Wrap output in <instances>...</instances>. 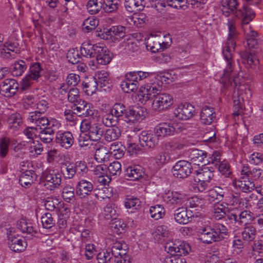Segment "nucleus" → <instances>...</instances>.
Here are the masks:
<instances>
[{"mask_svg":"<svg viewBox=\"0 0 263 263\" xmlns=\"http://www.w3.org/2000/svg\"><path fill=\"white\" fill-rule=\"evenodd\" d=\"M224 192L220 186H215L209 191L208 196L213 201L218 202L221 201L224 197Z\"/></svg>","mask_w":263,"mask_h":263,"instance_id":"nucleus-41","label":"nucleus"},{"mask_svg":"<svg viewBox=\"0 0 263 263\" xmlns=\"http://www.w3.org/2000/svg\"><path fill=\"white\" fill-rule=\"evenodd\" d=\"M66 58L68 62L72 64H78L83 60L82 57L79 54L78 50L73 48L68 51Z\"/></svg>","mask_w":263,"mask_h":263,"instance_id":"nucleus-47","label":"nucleus"},{"mask_svg":"<svg viewBox=\"0 0 263 263\" xmlns=\"http://www.w3.org/2000/svg\"><path fill=\"white\" fill-rule=\"evenodd\" d=\"M208 154L206 152L198 149H193L190 154V157L192 163L194 164L199 165L202 164V165L206 164V157Z\"/></svg>","mask_w":263,"mask_h":263,"instance_id":"nucleus-22","label":"nucleus"},{"mask_svg":"<svg viewBox=\"0 0 263 263\" xmlns=\"http://www.w3.org/2000/svg\"><path fill=\"white\" fill-rule=\"evenodd\" d=\"M72 108L77 111V116L79 117L93 118L94 117L98 116V111L95 109L92 104L83 100L73 104Z\"/></svg>","mask_w":263,"mask_h":263,"instance_id":"nucleus-6","label":"nucleus"},{"mask_svg":"<svg viewBox=\"0 0 263 263\" xmlns=\"http://www.w3.org/2000/svg\"><path fill=\"white\" fill-rule=\"evenodd\" d=\"M145 46L147 50H149L153 53L158 52L160 49H162L161 43L156 41L155 37L154 36L148 38L145 43Z\"/></svg>","mask_w":263,"mask_h":263,"instance_id":"nucleus-44","label":"nucleus"},{"mask_svg":"<svg viewBox=\"0 0 263 263\" xmlns=\"http://www.w3.org/2000/svg\"><path fill=\"white\" fill-rule=\"evenodd\" d=\"M138 86V82H128V81H123L121 84L122 90L126 93H130L136 91Z\"/></svg>","mask_w":263,"mask_h":263,"instance_id":"nucleus-56","label":"nucleus"},{"mask_svg":"<svg viewBox=\"0 0 263 263\" xmlns=\"http://www.w3.org/2000/svg\"><path fill=\"white\" fill-rule=\"evenodd\" d=\"M145 0H125L124 7L129 12L134 13L142 11L145 7Z\"/></svg>","mask_w":263,"mask_h":263,"instance_id":"nucleus-23","label":"nucleus"},{"mask_svg":"<svg viewBox=\"0 0 263 263\" xmlns=\"http://www.w3.org/2000/svg\"><path fill=\"white\" fill-rule=\"evenodd\" d=\"M198 216V213H193L192 211L188 210L183 206L177 208L174 213L176 222L181 224H187Z\"/></svg>","mask_w":263,"mask_h":263,"instance_id":"nucleus-8","label":"nucleus"},{"mask_svg":"<svg viewBox=\"0 0 263 263\" xmlns=\"http://www.w3.org/2000/svg\"><path fill=\"white\" fill-rule=\"evenodd\" d=\"M170 159V153L166 151H163L158 153L155 157V162L159 166L166 164Z\"/></svg>","mask_w":263,"mask_h":263,"instance_id":"nucleus-49","label":"nucleus"},{"mask_svg":"<svg viewBox=\"0 0 263 263\" xmlns=\"http://www.w3.org/2000/svg\"><path fill=\"white\" fill-rule=\"evenodd\" d=\"M98 24L99 21L97 20L94 18L86 20L83 23L82 29L85 32H89L94 30Z\"/></svg>","mask_w":263,"mask_h":263,"instance_id":"nucleus-59","label":"nucleus"},{"mask_svg":"<svg viewBox=\"0 0 263 263\" xmlns=\"http://www.w3.org/2000/svg\"><path fill=\"white\" fill-rule=\"evenodd\" d=\"M92 138L86 133H81L78 139L79 145L85 149L89 148L92 145Z\"/></svg>","mask_w":263,"mask_h":263,"instance_id":"nucleus-52","label":"nucleus"},{"mask_svg":"<svg viewBox=\"0 0 263 263\" xmlns=\"http://www.w3.org/2000/svg\"><path fill=\"white\" fill-rule=\"evenodd\" d=\"M162 89V86L158 83L154 82L152 83H147L145 85L144 90L146 93H144L142 95V101L146 102L149 100H154L155 98V94L159 93L160 90Z\"/></svg>","mask_w":263,"mask_h":263,"instance_id":"nucleus-17","label":"nucleus"},{"mask_svg":"<svg viewBox=\"0 0 263 263\" xmlns=\"http://www.w3.org/2000/svg\"><path fill=\"white\" fill-rule=\"evenodd\" d=\"M194 111L195 109L193 105L190 103H185L179 104L174 114L178 119L186 120L193 117Z\"/></svg>","mask_w":263,"mask_h":263,"instance_id":"nucleus-15","label":"nucleus"},{"mask_svg":"<svg viewBox=\"0 0 263 263\" xmlns=\"http://www.w3.org/2000/svg\"><path fill=\"white\" fill-rule=\"evenodd\" d=\"M103 0H89L86 7L88 12L91 14L98 13L102 8L103 9Z\"/></svg>","mask_w":263,"mask_h":263,"instance_id":"nucleus-38","label":"nucleus"},{"mask_svg":"<svg viewBox=\"0 0 263 263\" xmlns=\"http://www.w3.org/2000/svg\"><path fill=\"white\" fill-rule=\"evenodd\" d=\"M42 68L39 63H34L30 67L29 73L23 79L22 87L25 89L30 86L31 80H37L41 76Z\"/></svg>","mask_w":263,"mask_h":263,"instance_id":"nucleus-16","label":"nucleus"},{"mask_svg":"<svg viewBox=\"0 0 263 263\" xmlns=\"http://www.w3.org/2000/svg\"><path fill=\"white\" fill-rule=\"evenodd\" d=\"M103 135L106 141H116L121 136V130L117 126L111 127L104 132Z\"/></svg>","mask_w":263,"mask_h":263,"instance_id":"nucleus-35","label":"nucleus"},{"mask_svg":"<svg viewBox=\"0 0 263 263\" xmlns=\"http://www.w3.org/2000/svg\"><path fill=\"white\" fill-rule=\"evenodd\" d=\"M125 175L129 180H137L143 176V172L140 165H134L126 169Z\"/></svg>","mask_w":263,"mask_h":263,"instance_id":"nucleus-30","label":"nucleus"},{"mask_svg":"<svg viewBox=\"0 0 263 263\" xmlns=\"http://www.w3.org/2000/svg\"><path fill=\"white\" fill-rule=\"evenodd\" d=\"M233 184L237 186L242 192L245 193H250L255 188L254 182L246 176H241L237 181H234Z\"/></svg>","mask_w":263,"mask_h":263,"instance_id":"nucleus-19","label":"nucleus"},{"mask_svg":"<svg viewBox=\"0 0 263 263\" xmlns=\"http://www.w3.org/2000/svg\"><path fill=\"white\" fill-rule=\"evenodd\" d=\"M159 137L156 134L142 132L139 140L141 146L153 149L158 144Z\"/></svg>","mask_w":263,"mask_h":263,"instance_id":"nucleus-14","label":"nucleus"},{"mask_svg":"<svg viewBox=\"0 0 263 263\" xmlns=\"http://www.w3.org/2000/svg\"><path fill=\"white\" fill-rule=\"evenodd\" d=\"M31 117V122L39 127V136L41 141L47 144L51 142L58 125L57 121H49L47 118H40L36 114H32Z\"/></svg>","mask_w":263,"mask_h":263,"instance_id":"nucleus-3","label":"nucleus"},{"mask_svg":"<svg viewBox=\"0 0 263 263\" xmlns=\"http://www.w3.org/2000/svg\"><path fill=\"white\" fill-rule=\"evenodd\" d=\"M147 114L146 109L142 107H133L127 109L125 114V120L128 119L129 121H139L145 118Z\"/></svg>","mask_w":263,"mask_h":263,"instance_id":"nucleus-18","label":"nucleus"},{"mask_svg":"<svg viewBox=\"0 0 263 263\" xmlns=\"http://www.w3.org/2000/svg\"><path fill=\"white\" fill-rule=\"evenodd\" d=\"M37 106L36 108L39 110H36L35 111L31 112L29 113V116L28 117V120L31 122V119L30 118L32 114H36L40 118H47L45 116H43L42 114L44 113L46 109L48 108V103L45 100H42L36 104Z\"/></svg>","mask_w":263,"mask_h":263,"instance_id":"nucleus-48","label":"nucleus"},{"mask_svg":"<svg viewBox=\"0 0 263 263\" xmlns=\"http://www.w3.org/2000/svg\"><path fill=\"white\" fill-rule=\"evenodd\" d=\"M161 90L155 94V98L152 102V108L156 111H160L167 109L173 103V97L169 93H162Z\"/></svg>","mask_w":263,"mask_h":263,"instance_id":"nucleus-5","label":"nucleus"},{"mask_svg":"<svg viewBox=\"0 0 263 263\" xmlns=\"http://www.w3.org/2000/svg\"><path fill=\"white\" fill-rule=\"evenodd\" d=\"M242 58V63L247 68L254 69L258 63V61L256 59L255 54L252 53L245 51L241 54Z\"/></svg>","mask_w":263,"mask_h":263,"instance_id":"nucleus-29","label":"nucleus"},{"mask_svg":"<svg viewBox=\"0 0 263 263\" xmlns=\"http://www.w3.org/2000/svg\"><path fill=\"white\" fill-rule=\"evenodd\" d=\"M127 108L126 106L121 103H116L111 107L110 110V114L120 120H123L125 118Z\"/></svg>","mask_w":263,"mask_h":263,"instance_id":"nucleus-32","label":"nucleus"},{"mask_svg":"<svg viewBox=\"0 0 263 263\" xmlns=\"http://www.w3.org/2000/svg\"><path fill=\"white\" fill-rule=\"evenodd\" d=\"M80 52L83 57L93 58L100 65H107L112 59L111 53L106 47L97 44H92L88 42H84L82 44Z\"/></svg>","mask_w":263,"mask_h":263,"instance_id":"nucleus-2","label":"nucleus"},{"mask_svg":"<svg viewBox=\"0 0 263 263\" xmlns=\"http://www.w3.org/2000/svg\"><path fill=\"white\" fill-rule=\"evenodd\" d=\"M109 157L108 151L105 147L97 148L95 152V158L99 162L106 161Z\"/></svg>","mask_w":263,"mask_h":263,"instance_id":"nucleus-53","label":"nucleus"},{"mask_svg":"<svg viewBox=\"0 0 263 263\" xmlns=\"http://www.w3.org/2000/svg\"><path fill=\"white\" fill-rule=\"evenodd\" d=\"M246 176L254 182V181L259 180L263 177V171L260 168H253L250 170L248 176Z\"/></svg>","mask_w":263,"mask_h":263,"instance_id":"nucleus-64","label":"nucleus"},{"mask_svg":"<svg viewBox=\"0 0 263 263\" xmlns=\"http://www.w3.org/2000/svg\"><path fill=\"white\" fill-rule=\"evenodd\" d=\"M107 170L110 176H119L121 172V165L118 161H114L107 166Z\"/></svg>","mask_w":263,"mask_h":263,"instance_id":"nucleus-61","label":"nucleus"},{"mask_svg":"<svg viewBox=\"0 0 263 263\" xmlns=\"http://www.w3.org/2000/svg\"><path fill=\"white\" fill-rule=\"evenodd\" d=\"M215 118L214 109L207 106H204L200 113V121L205 125L211 124Z\"/></svg>","mask_w":263,"mask_h":263,"instance_id":"nucleus-26","label":"nucleus"},{"mask_svg":"<svg viewBox=\"0 0 263 263\" xmlns=\"http://www.w3.org/2000/svg\"><path fill=\"white\" fill-rule=\"evenodd\" d=\"M214 168L212 167H204L200 170L195 171L196 176L194 177V180L195 182H210L214 177Z\"/></svg>","mask_w":263,"mask_h":263,"instance_id":"nucleus-20","label":"nucleus"},{"mask_svg":"<svg viewBox=\"0 0 263 263\" xmlns=\"http://www.w3.org/2000/svg\"><path fill=\"white\" fill-rule=\"evenodd\" d=\"M177 123L172 122H162L159 123L154 128L155 133L158 137L171 136L177 133Z\"/></svg>","mask_w":263,"mask_h":263,"instance_id":"nucleus-9","label":"nucleus"},{"mask_svg":"<svg viewBox=\"0 0 263 263\" xmlns=\"http://www.w3.org/2000/svg\"><path fill=\"white\" fill-rule=\"evenodd\" d=\"M93 186L91 182L86 180H81L76 186V193L81 198L85 197L89 194L92 190Z\"/></svg>","mask_w":263,"mask_h":263,"instance_id":"nucleus-28","label":"nucleus"},{"mask_svg":"<svg viewBox=\"0 0 263 263\" xmlns=\"http://www.w3.org/2000/svg\"><path fill=\"white\" fill-rule=\"evenodd\" d=\"M124 205L126 209L137 210L141 205V201L136 197L129 196L126 198Z\"/></svg>","mask_w":263,"mask_h":263,"instance_id":"nucleus-54","label":"nucleus"},{"mask_svg":"<svg viewBox=\"0 0 263 263\" xmlns=\"http://www.w3.org/2000/svg\"><path fill=\"white\" fill-rule=\"evenodd\" d=\"M239 224H246L251 222L254 219L253 213L250 211H243L238 214Z\"/></svg>","mask_w":263,"mask_h":263,"instance_id":"nucleus-51","label":"nucleus"},{"mask_svg":"<svg viewBox=\"0 0 263 263\" xmlns=\"http://www.w3.org/2000/svg\"><path fill=\"white\" fill-rule=\"evenodd\" d=\"M228 235L227 228L222 224L215 223L212 227L206 226L199 229L198 239L204 243L210 244L226 238Z\"/></svg>","mask_w":263,"mask_h":263,"instance_id":"nucleus-4","label":"nucleus"},{"mask_svg":"<svg viewBox=\"0 0 263 263\" xmlns=\"http://www.w3.org/2000/svg\"><path fill=\"white\" fill-rule=\"evenodd\" d=\"M8 245L9 248L14 252H21L24 251L27 246L24 238L9 236Z\"/></svg>","mask_w":263,"mask_h":263,"instance_id":"nucleus-21","label":"nucleus"},{"mask_svg":"<svg viewBox=\"0 0 263 263\" xmlns=\"http://www.w3.org/2000/svg\"><path fill=\"white\" fill-rule=\"evenodd\" d=\"M42 178L45 182V185H49L52 188L58 187L61 183V175L54 170L44 172Z\"/></svg>","mask_w":263,"mask_h":263,"instance_id":"nucleus-12","label":"nucleus"},{"mask_svg":"<svg viewBox=\"0 0 263 263\" xmlns=\"http://www.w3.org/2000/svg\"><path fill=\"white\" fill-rule=\"evenodd\" d=\"M10 144L9 139L4 137L0 139V157L4 158L6 156L9 151Z\"/></svg>","mask_w":263,"mask_h":263,"instance_id":"nucleus-62","label":"nucleus"},{"mask_svg":"<svg viewBox=\"0 0 263 263\" xmlns=\"http://www.w3.org/2000/svg\"><path fill=\"white\" fill-rule=\"evenodd\" d=\"M128 247L123 241H116L114 243L111 247L110 254L111 256L119 257L126 254Z\"/></svg>","mask_w":263,"mask_h":263,"instance_id":"nucleus-31","label":"nucleus"},{"mask_svg":"<svg viewBox=\"0 0 263 263\" xmlns=\"http://www.w3.org/2000/svg\"><path fill=\"white\" fill-rule=\"evenodd\" d=\"M228 26L229 35L226 45L222 50L223 57L228 62V64L226 69L224 70L221 79L222 82L226 85L232 86L234 84L235 87H236L239 84L238 79L231 76L232 72L233 71L232 52L235 49V41L237 38L238 33L233 22L229 21Z\"/></svg>","mask_w":263,"mask_h":263,"instance_id":"nucleus-1","label":"nucleus"},{"mask_svg":"<svg viewBox=\"0 0 263 263\" xmlns=\"http://www.w3.org/2000/svg\"><path fill=\"white\" fill-rule=\"evenodd\" d=\"M77 175L83 176L87 174L88 169L86 163L84 161H78L74 163Z\"/></svg>","mask_w":263,"mask_h":263,"instance_id":"nucleus-57","label":"nucleus"},{"mask_svg":"<svg viewBox=\"0 0 263 263\" xmlns=\"http://www.w3.org/2000/svg\"><path fill=\"white\" fill-rule=\"evenodd\" d=\"M170 231L166 226L162 225L157 227L155 233L154 238L157 239L158 242H162L164 238L168 237Z\"/></svg>","mask_w":263,"mask_h":263,"instance_id":"nucleus-45","label":"nucleus"},{"mask_svg":"<svg viewBox=\"0 0 263 263\" xmlns=\"http://www.w3.org/2000/svg\"><path fill=\"white\" fill-rule=\"evenodd\" d=\"M55 142L65 149H68L74 143L73 136L69 131H59L56 133Z\"/></svg>","mask_w":263,"mask_h":263,"instance_id":"nucleus-13","label":"nucleus"},{"mask_svg":"<svg viewBox=\"0 0 263 263\" xmlns=\"http://www.w3.org/2000/svg\"><path fill=\"white\" fill-rule=\"evenodd\" d=\"M103 10L106 13L116 11L121 4L120 0H103Z\"/></svg>","mask_w":263,"mask_h":263,"instance_id":"nucleus-39","label":"nucleus"},{"mask_svg":"<svg viewBox=\"0 0 263 263\" xmlns=\"http://www.w3.org/2000/svg\"><path fill=\"white\" fill-rule=\"evenodd\" d=\"M256 230L252 226L246 227L242 232V236L243 240L251 241L255 238Z\"/></svg>","mask_w":263,"mask_h":263,"instance_id":"nucleus-58","label":"nucleus"},{"mask_svg":"<svg viewBox=\"0 0 263 263\" xmlns=\"http://www.w3.org/2000/svg\"><path fill=\"white\" fill-rule=\"evenodd\" d=\"M191 162L185 160L177 161L172 168L173 176L179 179L186 178L192 172Z\"/></svg>","mask_w":263,"mask_h":263,"instance_id":"nucleus-7","label":"nucleus"},{"mask_svg":"<svg viewBox=\"0 0 263 263\" xmlns=\"http://www.w3.org/2000/svg\"><path fill=\"white\" fill-rule=\"evenodd\" d=\"M111 221L110 227L114 233L119 235L125 232L126 224L122 220L116 218Z\"/></svg>","mask_w":263,"mask_h":263,"instance_id":"nucleus-40","label":"nucleus"},{"mask_svg":"<svg viewBox=\"0 0 263 263\" xmlns=\"http://www.w3.org/2000/svg\"><path fill=\"white\" fill-rule=\"evenodd\" d=\"M27 68V65L23 60H19L12 64L10 70L15 77H20L23 74Z\"/></svg>","mask_w":263,"mask_h":263,"instance_id":"nucleus-36","label":"nucleus"},{"mask_svg":"<svg viewBox=\"0 0 263 263\" xmlns=\"http://www.w3.org/2000/svg\"><path fill=\"white\" fill-rule=\"evenodd\" d=\"M83 89L88 96H91L96 92L98 86L97 78L91 77L87 78L82 82Z\"/></svg>","mask_w":263,"mask_h":263,"instance_id":"nucleus-24","label":"nucleus"},{"mask_svg":"<svg viewBox=\"0 0 263 263\" xmlns=\"http://www.w3.org/2000/svg\"><path fill=\"white\" fill-rule=\"evenodd\" d=\"M109 33H111L114 40L119 41L125 36V28L121 25L111 26Z\"/></svg>","mask_w":263,"mask_h":263,"instance_id":"nucleus-46","label":"nucleus"},{"mask_svg":"<svg viewBox=\"0 0 263 263\" xmlns=\"http://www.w3.org/2000/svg\"><path fill=\"white\" fill-rule=\"evenodd\" d=\"M74 188L69 185L63 187L62 197L65 201L70 202L74 198Z\"/></svg>","mask_w":263,"mask_h":263,"instance_id":"nucleus-60","label":"nucleus"},{"mask_svg":"<svg viewBox=\"0 0 263 263\" xmlns=\"http://www.w3.org/2000/svg\"><path fill=\"white\" fill-rule=\"evenodd\" d=\"M18 87L19 85L15 80L7 79L0 85V92L6 97H11L16 93Z\"/></svg>","mask_w":263,"mask_h":263,"instance_id":"nucleus-10","label":"nucleus"},{"mask_svg":"<svg viewBox=\"0 0 263 263\" xmlns=\"http://www.w3.org/2000/svg\"><path fill=\"white\" fill-rule=\"evenodd\" d=\"M117 211L115 209V204L112 203H109L104 208V217L107 220H113L116 218Z\"/></svg>","mask_w":263,"mask_h":263,"instance_id":"nucleus-50","label":"nucleus"},{"mask_svg":"<svg viewBox=\"0 0 263 263\" xmlns=\"http://www.w3.org/2000/svg\"><path fill=\"white\" fill-rule=\"evenodd\" d=\"M235 14L241 20L242 28L244 25L249 24L254 18L256 15L254 11L248 5H244L242 9L236 10Z\"/></svg>","mask_w":263,"mask_h":263,"instance_id":"nucleus-11","label":"nucleus"},{"mask_svg":"<svg viewBox=\"0 0 263 263\" xmlns=\"http://www.w3.org/2000/svg\"><path fill=\"white\" fill-rule=\"evenodd\" d=\"M168 204L181 205L184 200V195L177 192H172L164 197Z\"/></svg>","mask_w":263,"mask_h":263,"instance_id":"nucleus-37","label":"nucleus"},{"mask_svg":"<svg viewBox=\"0 0 263 263\" xmlns=\"http://www.w3.org/2000/svg\"><path fill=\"white\" fill-rule=\"evenodd\" d=\"M191 251V247L188 243L182 242L179 245L174 244L172 246L168 247V253L170 255H178L181 256L182 255H187Z\"/></svg>","mask_w":263,"mask_h":263,"instance_id":"nucleus-25","label":"nucleus"},{"mask_svg":"<svg viewBox=\"0 0 263 263\" xmlns=\"http://www.w3.org/2000/svg\"><path fill=\"white\" fill-rule=\"evenodd\" d=\"M41 222L43 228L47 229L51 228L55 225V220L50 213H46L42 216Z\"/></svg>","mask_w":263,"mask_h":263,"instance_id":"nucleus-55","label":"nucleus"},{"mask_svg":"<svg viewBox=\"0 0 263 263\" xmlns=\"http://www.w3.org/2000/svg\"><path fill=\"white\" fill-rule=\"evenodd\" d=\"M149 214L152 218L158 220L164 215L165 209L162 205L156 204L150 208Z\"/></svg>","mask_w":263,"mask_h":263,"instance_id":"nucleus-42","label":"nucleus"},{"mask_svg":"<svg viewBox=\"0 0 263 263\" xmlns=\"http://www.w3.org/2000/svg\"><path fill=\"white\" fill-rule=\"evenodd\" d=\"M61 171L66 179L72 178L76 173L74 163L67 161L62 164L61 167Z\"/></svg>","mask_w":263,"mask_h":263,"instance_id":"nucleus-34","label":"nucleus"},{"mask_svg":"<svg viewBox=\"0 0 263 263\" xmlns=\"http://www.w3.org/2000/svg\"><path fill=\"white\" fill-rule=\"evenodd\" d=\"M204 200L197 196H194L189 198L187 200V205L190 208H201L203 204Z\"/></svg>","mask_w":263,"mask_h":263,"instance_id":"nucleus-63","label":"nucleus"},{"mask_svg":"<svg viewBox=\"0 0 263 263\" xmlns=\"http://www.w3.org/2000/svg\"><path fill=\"white\" fill-rule=\"evenodd\" d=\"M36 178V175L32 170L26 171L20 176L19 183L25 188H28L34 182Z\"/></svg>","mask_w":263,"mask_h":263,"instance_id":"nucleus-27","label":"nucleus"},{"mask_svg":"<svg viewBox=\"0 0 263 263\" xmlns=\"http://www.w3.org/2000/svg\"><path fill=\"white\" fill-rule=\"evenodd\" d=\"M104 133L103 126L101 124L93 123L87 134L92 141H97L101 139Z\"/></svg>","mask_w":263,"mask_h":263,"instance_id":"nucleus-33","label":"nucleus"},{"mask_svg":"<svg viewBox=\"0 0 263 263\" xmlns=\"http://www.w3.org/2000/svg\"><path fill=\"white\" fill-rule=\"evenodd\" d=\"M97 80L98 82V86H100L101 88L107 87L109 88L111 86L110 80L109 78V74L105 71H100L96 76Z\"/></svg>","mask_w":263,"mask_h":263,"instance_id":"nucleus-43","label":"nucleus"}]
</instances>
